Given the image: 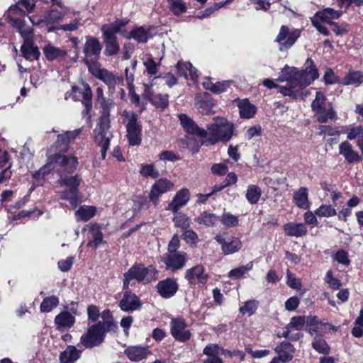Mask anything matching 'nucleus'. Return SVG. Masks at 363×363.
Segmentation results:
<instances>
[{
    "mask_svg": "<svg viewBox=\"0 0 363 363\" xmlns=\"http://www.w3.org/2000/svg\"><path fill=\"white\" fill-rule=\"evenodd\" d=\"M220 221L226 228L235 227L238 225V218L230 213H224L220 217Z\"/></svg>",
    "mask_w": 363,
    "mask_h": 363,
    "instance_id": "nucleus-61",
    "label": "nucleus"
},
{
    "mask_svg": "<svg viewBox=\"0 0 363 363\" xmlns=\"http://www.w3.org/2000/svg\"><path fill=\"white\" fill-rule=\"evenodd\" d=\"M293 200L295 204L300 208L306 210L311 206L308 197V189L306 187H301L294 193Z\"/></svg>",
    "mask_w": 363,
    "mask_h": 363,
    "instance_id": "nucleus-33",
    "label": "nucleus"
},
{
    "mask_svg": "<svg viewBox=\"0 0 363 363\" xmlns=\"http://www.w3.org/2000/svg\"><path fill=\"white\" fill-rule=\"evenodd\" d=\"M59 304V298L56 296H50L45 298L40 306V310L43 313H49L56 308Z\"/></svg>",
    "mask_w": 363,
    "mask_h": 363,
    "instance_id": "nucleus-45",
    "label": "nucleus"
},
{
    "mask_svg": "<svg viewBox=\"0 0 363 363\" xmlns=\"http://www.w3.org/2000/svg\"><path fill=\"white\" fill-rule=\"evenodd\" d=\"M284 230L286 235L291 237H303L307 233V228L303 223L289 222L284 225Z\"/></svg>",
    "mask_w": 363,
    "mask_h": 363,
    "instance_id": "nucleus-30",
    "label": "nucleus"
},
{
    "mask_svg": "<svg viewBox=\"0 0 363 363\" xmlns=\"http://www.w3.org/2000/svg\"><path fill=\"white\" fill-rule=\"evenodd\" d=\"M138 116L131 113L126 125L127 138L128 143L132 146H137L141 143L142 128L137 122Z\"/></svg>",
    "mask_w": 363,
    "mask_h": 363,
    "instance_id": "nucleus-15",
    "label": "nucleus"
},
{
    "mask_svg": "<svg viewBox=\"0 0 363 363\" xmlns=\"http://www.w3.org/2000/svg\"><path fill=\"white\" fill-rule=\"evenodd\" d=\"M189 200V191L184 188L178 191L174 196L172 201L169 203L167 210L172 211L177 213L178 211L184 206Z\"/></svg>",
    "mask_w": 363,
    "mask_h": 363,
    "instance_id": "nucleus-22",
    "label": "nucleus"
},
{
    "mask_svg": "<svg viewBox=\"0 0 363 363\" xmlns=\"http://www.w3.org/2000/svg\"><path fill=\"white\" fill-rule=\"evenodd\" d=\"M354 327L352 329V335L357 338L363 336V308H362L357 318L354 320Z\"/></svg>",
    "mask_w": 363,
    "mask_h": 363,
    "instance_id": "nucleus-53",
    "label": "nucleus"
},
{
    "mask_svg": "<svg viewBox=\"0 0 363 363\" xmlns=\"http://www.w3.org/2000/svg\"><path fill=\"white\" fill-rule=\"evenodd\" d=\"M125 290L119 302L120 308L124 312H133L140 309L142 303L140 298L130 291Z\"/></svg>",
    "mask_w": 363,
    "mask_h": 363,
    "instance_id": "nucleus-16",
    "label": "nucleus"
},
{
    "mask_svg": "<svg viewBox=\"0 0 363 363\" xmlns=\"http://www.w3.org/2000/svg\"><path fill=\"white\" fill-rule=\"evenodd\" d=\"M261 194L262 191L260 188L257 185L251 184L247 187L245 197L247 201L253 205L259 201Z\"/></svg>",
    "mask_w": 363,
    "mask_h": 363,
    "instance_id": "nucleus-44",
    "label": "nucleus"
},
{
    "mask_svg": "<svg viewBox=\"0 0 363 363\" xmlns=\"http://www.w3.org/2000/svg\"><path fill=\"white\" fill-rule=\"evenodd\" d=\"M253 264L252 262H248L246 265H242L230 270L228 273V277L233 279H240L245 274L252 269Z\"/></svg>",
    "mask_w": 363,
    "mask_h": 363,
    "instance_id": "nucleus-49",
    "label": "nucleus"
},
{
    "mask_svg": "<svg viewBox=\"0 0 363 363\" xmlns=\"http://www.w3.org/2000/svg\"><path fill=\"white\" fill-rule=\"evenodd\" d=\"M326 97L325 94L321 91H317L315 94V98L311 104V108L313 111L315 113L318 110L323 108L325 107L324 105Z\"/></svg>",
    "mask_w": 363,
    "mask_h": 363,
    "instance_id": "nucleus-59",
    "label": "nucleus"
},
{
    "mask_svg": "<svg viewBox=\"0 0 363 363\" xmlns=\"http://www.w3.org/2000/svg\"><path fill=\"white\" fill-rule=\"evenodd\" d=\"M276 352L284 362H289L292 359L295 348L289 342L284 341L275 348Z\"/></svg>",
    "mask_w": 363,
    "mask_h": 363,
    "instance_id": "nucleus-37",
    "label": "nucleus"
},
{
    "mask_svg": "<svg viewBox=\"0 0 363 363\" xmlns=\"http://www.w3.org/2000/svg\"><path fill=\"white\" fill-rule=\"evenodd\" d=\"M178 288L177 282L172 278L160 281L156 286L158 294L164 298L172 297L178 291Z\"/></svg>",
    "mask_w": 363,
    "mask_h": 363,
    "instance_id": "nucleus-20",
    "label": "nucleus"
},
{
    "mask_svg": "<svg viewBox=\"0 0 363 363\" xmlns=\"http://www.w3.org/2000/svg\"><path fill=\"white\" fill-rule=\"evenodd\" d=\"M130 20L125 18H116V21L111 23H106L101 26V30H105L112 34L116 35L118 33H121V29L125 27Z\"/></svg>",
    "mask_w": 363,
    "mask_h": 363,
    "instance_id": "nucleus-41",
    "label": "nucleus"
},
{
    "mask_svg": "<svg viewBox=\"0 0 363 363\" xmlns=\"http://www.w3.org/2000/svg\"><path fill=\"white\" fill-rule=\"evenodd\" d=\"M96 60H97L92 58L84 59V62L86 65L89 72L98 79L106 69L101 68Z\"/></svg>",
    "mask_w": 363,
    "mask_h": 363,
    "instance_id": "nucleus-52",
    "label": "nucleus"
},
{
    "mask_svg": "<svg viewBox=\"0 0 363 363\" xmlns=\"http://www.w3.org/2000/svg\"><path fill=\"white\" fill-rule=\"evenodd\" d=\"M323 80L326 85L340 83L341 81L340 77L335 75L334 71L330 67L326 69L323 76Z\"/></svg>",
    "mask_w": 363,
    "mask_h": 363,
    "instance_id": "nucleus-63",
    "label": "nucleus"
},
{
    "mask_svg": "<svg viewBox=\"0 0 363 363\" xmlns=\"http://www.w3.org/2000/svg\"><path fill=\"white\" fill-rule=\"evenodd\" d=\"M206 138L209 144L228 142L233 137L234 125L223 117H215L206 126Z\"/></svg>",
    "mask_w": 363,
    "mask_h": 363,
    "instance_id": "nucleus-6",
    "label": "nucleus"
},
{
    "mask_svg": "<svg viewBox=\"0 0 363 363\" xmlns=\"http://www.w3.org/2000/svg\"><path fill=\"white\" fill-rule=\"evenodd\" d=\"M152 103L157 107L164 109L168 106L169 100L167 94H155L151 98Z\"/></svg>",
    "mask_w": 363,
    "mask_h": 363,
    "instance_id": "nucleus-60",
    "label": "nucleus"
},
{
    "mask_svg": "<svg viewBox=\"0 0 363 363\" xmlns=\"http://www.w3.org/2000/svg\"><path fill=\"white\" fill-rule=\"evenodd\" d=\"M167 2L169 11L176 16L187 11L188 7L184 0H167Z\"/></svg>",
    "mask_w": 363,
    "mask_h": 363,
    "instance_id": "nucleus-43",
    "label": "nucleus"
},
{
    "mask_svg": "<svg viewBox=\"0 0 363 363\" xmlns=\"http://www.w3.org/2000/svg\"><path fill=\"white\" fill-rule=\"evenodd\" d=\"M174 225L181 228L183 231L190 227L191 220L184 213H179L173 218Z\"/></svg>",
    "mask_w": 363,
    "mask_h": 363,
    "instance_id": "nucleus-57",
    "label": "nucleus"
},
{
    "mask_svg": "<svg viewBox=\"0 0 363 363\" xmlns=\"http://www.w3.org/2000/svg\"><path fill=\"white\" fill-rule=\"evenodd\" d=\"M166 269L177 271L182 269L187 261V254L184 252H166L161 257Z\"/></svg>",
    "mask_w": 363,
    "mask_h": 363,
    "instance_id": "nucleus-10",
    "label": "nucleus"
},
{
    "mask_svg": "<svg viewBox=\"0 0 363 363\" xmlns=\"http://www.w3.org/2000/svg\"><path fill=\"white\" fill-rule=\"evenodd\" d=\"M101 51V45L100 42L94 38L86 37V43L84 47L85 59L98 60Z\"/></svg>",
    "mask_w": 363,
    "mask_h": 363,
    "instance_id": "nucleus-24",
    "label": "nucleus"
},
{
    "mask_svg": "<svg viewBox=\"0 0 363 363\" xmlns=\"http://www.w3.org/2000/svg\"><path fill=\"white\" fill-rule=\"evenodd\" d=\"M342 12L336 11L332 8H326L315 13L313 17L325 23H330L331 21L339 18Z\"/></svg>",
    "mask_w": 363,
    "mask_h": 363,
    "instance_id": "nucleus-39",
    "label": "nucleus"
},
{
    "mask_svg": "<svg viewBox=\"0 0 363 363\" xmlns=\"http://www.w3.org/2000/svg\"><path fill=\"white\" fill-rule=\"evenodd\" d=\"M57 169L59 176L58 184L60 188L67 189H57V194L62 200L68 201L73 208H76L80 202L79 199V186L82 182L78 174H72L77 169L78 160L74 156H66L60 157Z\"/></svg>",
    "mask_w": 363,
    "mask_h": 363,
    "instance_id": "nucleus-2",
    "label": "nucleus"
},
{
    "mask_svg": "<svg viewBox=\"0 0 363 363\" xmlns=\"http://www.w3.org/2000/svg\"><path fill=\"white\" fill-rule=\"evenodd\" d=\"M182 238L187 244L190 245H196L199 240L197 234L194 230H189L188 228L184 230Z\"/></svg>",
    "mask_w": 363,
    "mask_h": 363,
    "instance_id": "nucleus-64",
    "label": "nucleus"
},
{
    "mask_svg": "<svg viewBox=\"0 0 363 363\" xmlns=\"http://www.w3.org/2000/svg\"><path fill=\"white\" fill-rule=\"evenodd\" d=\"M313 348L320 354H328L330 348L326 341L320 336H317L312 342Z\"/></svg>",
    "mask_w": 363,
    "mask_h": 363,
    "instance_id": "nucleus-50",
    "label": "nucleus"
},
{
    "mask_svg": "<svg viewBox=\"0 0 363 363\" xmlns=\"http://www.w3.org/2000/svg\"><path fill=\"white\" fill-rule=\"evenodd\" d=\"M219 218L213 213L203 212L196 218V221L199 224H203L206 226H213L218 221Z\"/></svg>",
    "mask_w": 363,
    "mask_h": 363,
    "instance_id": "nucleus-46",
    "label": "nucleus"
},
{
    "mask_svg": "<svg viewBox=\"0 0 363 363\" xmlns=\"http://www.w3.org/2000/svg\"><path fill=\"white\" fill-rule=\"evenodd\" d=\"M186 328V323L182 318H173L170 322L171 335L178 342H185L190 340L191 333Z\"/></svg>",
    "mask_w": 363,
    "mask_h": 363,
    "instance_id": "nucleus-13",
    "label": "nucleus"
},
{
    "mask_svg": "<svg viewBox=\"0 0 363 363\" xmlns=\"http://www.w3.org/2000/svg\"><path fill=\"white\" fill-rule=\"evenodd\" d=\"M130 20L125 18H116V21L111 23H106L101 26V30H105L112 34L116 35L118 33H121V29L125 27Z\"/></svg>",
    "mask_w": 363,
    "mask_h": 363,
    "instance_id": "nucleus-40",
    "label": "nucleus"
},
{
    "mask_svg": "<svg viewBox=\"0 0 363 363\" xmlns=\"http://www.w3.org/2000/svg\"><path fill=\"white\" fill-rule=\"evenodd\" d=\"M319 77L318 70L313 60L308 57L304 65V69H298L295 67L286 65L281 70L277 82H286V86H279V92L285 96L294 99H305L311 94L305 88Z\"/></svg>",
    "mask_w": 363,
    "mask_h": 363,
    "instance_id": "nucleus-1",
    "label": "nucleus"
},
{
    "mask_svg": "<svg viewBox=\"0 0 363 363\" xmlns=\"http://www.w3.org/2000/svg\"><path fill=\"white\" fill-rule=\"evenodd\" d=\"M174 184L167 179L163 178L157 180L152 186L150 192L149 193V199L151 201L157 205L159 197L168 191H170Z\"/></svg>",
    "mask_w": 363,
    "mask_h": 363,
    "instance_id": "nucleus-17",
    "label": "nucleus"
},
{
    "mask_svg": "<svg viewBox=\"0 0 363 363\" xmlns=\"http://www.w3.org/2000/svg\"><path fill=\"white\" fill-rule=\"evenodd\" d=\"M258 301L256 300H249L244 303V305L239 308V311L242 315L251 316L258 308Z\"/></svg>",
    "mask_w": 363,
    "mask_h": 363,
    "instance_id": "nucleus-54",
    "label": "nucleus"
},
{
    "mask_svg": "<svg viewBox=\"0 0 363 363\" xmlns=\"http://www.w3.org/2000/svg\"><path fill=\"white\" fill-rule=\"evenodd\" d=\"M125 38H133L138 43H145L151 38L150 28L144 26H135L125 35Z\"/></svg>",
    "mask_w": 363,
    "mask_h": 363,
    "instance_id": "nucleus-28",
    "label": "nucleus"
},
{
    "mask_svg": "<svg viewBox=\"0 0 363 363\" xmlns=\"http://www.w3.org/2000/svg\"><path fill=\"white\" fill-rule=\"evenodd\" d=\"M82 128H77L72 131H65L59 134L55 143V150L57 153L64 155L69 150V145L73 143L82 133Z\"/></svg>",
    "mask_w": 363,
    "mask_h": 363,
    "instance_id": "nucleus-14",
    "label": "nucleus"
},
{
    "mask_svg": "<svg viewBox=\"0 0 363 363\" xmlns=\"http://www.w3.org/2000/svg\"><path fill=\"white\" fill-rule=\"evenodd\" d=\"M339 152L349 163H353L359 160L358 153L352 150V145L348 141H344L340 143Z\"/></svg>",
    "mask_w": 363,
    "mask_h": 363,
    "instance_id": "nucleus-35",
    "label": "nucleus"
},
{
    "mask_svg": "<svg viewBox=\"0 0 363 363\" xmlns=\"http://www.w3.org/2000/svg\"><path fill=\"white\" fill-rule=\"evenodd\" d=\"M73 90L74 91L79 90V94H82V104L85 106L83 113L84 115L88 114L92 108V92L90 86L85 84L83 85L82 89L73 88Z\"/></svg>",
    "mask_w": 363,
    "mask_h": 363,
    "instance_id": "nucleus-36",
    "label": "nucleus"
},
{
    "mask_svg": "<svg viewBox=\"0 0 363 363\" xmlns=\"http://www.w3.org/2000/svg\"><path fill=\"white\" fill-rule=\"evenodd\" d=\"M306 323L308 326H315V325H324L325 328H328L329 330L336 331L337 329L335 327L329 324L328 323H322L318 320V318L316 315H309L306 319Z\"/></svg>",
    "mask_w": 363,
    "mask_h": 363,
    "instance_id": "nucleus-62",
    "label": "nucleus"
},
{
    "mask_svg": "<svg viewBox=\"0 0 363 363\" xmlns=\"http://www.w3.org/2000/svg\"><path fill=\"white\" fill-rule=\"evenodd\" d=\"M103 108V113L99 118L98 126L94 130L95 142L101 147V155L102 160H105L106 152L109 148L112 133L109 131L110 119L109 111L113 106L114 103L111 99L104 98L98 101Z\"/></svg>",
    "mask_w": 363,
    "mask_h": 363,
    "instance_id": "nucleus-5",
    "label": "nucleus"
},
{
    "mask_svg": "<svg viewBox=\"0 0 363 363\" xmlns=\"http://www.w3.org/2000/svg\"><path fill=\"white\" fill-rule=\"evenodd\" d=\"M43 52L49 61H62L67 55L65 49L55 47L51 44H48L43 48Z\"/></svg>",
    "mask_w": 363,
    "mask_h": 363,
    "instance_id": "nucleus-29",
    "label": "nucleus"
},
{
    "mask_svg": "<svg viewBox=\"0 0 363 363\" xmlns=\"http://www.w3.org/2000/svg\"><path fill=\"white\" fill-rule=\"evenodd\" d=\"M82 351L76 348L75 346L68 345L66 349L62 351L60 356L59 360L60 363H74L81 357Z\"/></svg>",
    "mask_w": 363,
    "mask_h": 363,
    "instance_id": "nucleus-31",
    "label": "nucleus"
},
{
    "mask_svg": "<svg viewBox=\"0 0 363 363\" xmlns=\"http://www.w3.org/2000/svg\"><path fill=\"white\" fill-rule=\"evenodd\" d=\"M10 16L12 20V26L16 28L23 40L21 47V51L23 57L30 61L37 60L39 57L40 52L33 43V30L30 27H24V22L16 15H22L21 11L16 7L10 10Z\"/></svg>",
    "mask_w": 363,
    "mask_h": 363,
    "instance_id": "nucleus-4",
    "label": "nucleus"
},
{
    "mask_svg": "<svg viewBox=\"0 0 363 363\" xmlns=\"http://www.w3.org/2000/svg\"><path fill=\"white\" fill-rule=\"evenodd\" d=\"M220 244L222 252L224 255H230L238 252L242 247V242L239 238L229 236L224 238L223 235L218 234L214 238Z\"/></svg>",
    "mask_w": 363,
    "mask_h": 363,
    "instance_id": "nucleus-12",
    "label": "nucleus"
},
{
    "mask_svg": "<svg viewBox=\"0 0 363 363\" xmlns=\"http://www.w3.org/2000/svg\"><path fill=\"white\" fill-rule=\"evenodd\" d=\"M98 79L101 80L108 86V92L111 94L115 92L116 85L123 84V77L115 75L106 69Z\"/></svg>",
    "mask_w": 363,
    "mask_h": 363,
    "instance_id": "nucleus-27",
    "label": "nucleus"
},
{
    "mask_svg": "<svg viewBox=\"0 0 363 363\" xmlns=\"http://www.w3.org/2000/svg\"><path fill=\"white\" fill-rule=\"evenodd\" d=\"M116 325L111 321L99 322L89 328L80 337V344L86 348L100 345L104 340L106 332L114 330Z\"/></svg>",
    "mask_w": 363,
    "mask_h": 363,
    "instance_id": "nucleus-7",
    "label": "nucleus"
},
{
    "mask_svg": "<svg viewBox=\"0 0 363 363\" xmlns=\"http://www.w3.org/2000/svg\"><path fill=\"white\" fill-rule=\"evenodd\" d=\"M315 115L320 123H325L328 119L333 120L337 118L336 113L332 107L328 109L324 107L323 108L315 112Z\"/></svg>",
    "mask_w": 363,
    "mask_h": 363,
    "instance_id": "nucleus-47",
    "label": "nucleus"
},
{
    "mask_svg": "<svg viewBox=\"0 0 363 363\" xmlns=\"http://www.w3.org/2000/svg\"><path fill=\"white\" fill-rule=\"evenodd\" d=\"M157 270L152 265L145 267L139 264L132 266L123 274V289H128L132 280H136L139 283L147 284L157 279Z\"/></svg>",
    "mask_w": 363,
    "mask_h": 363,
    "instance_id": "nucleus-8",
    "label": "nucleus"
},
{
    "mask_svg": "<svg viewBox=\"0 0 363 363\" xmlns=\"http://www.w3.org/2000/svg\"><path fill=\"white\" fill-rule=\"evenodd\" d=\"M91 233L93 240L88 242L87 246L96 249L103 241V233L96 225L91 227Z\"/></svg>",
    "mask_w": 363,
    "mask_h": 363,
    "instance_id": "nucleus-48",
    "label": "nucleus"
},
{
    "mask_svg": "<svg viewBox=\"0 0 363 363\" xmlns=\"http://www.w3.org/2000/svg\"><path fill=\"white\" fill-rule=\"evenodd\" d=\"M75 321V317L67 311L60 313L54 319L56 329L61 332L70 329L74 325Z\"/></svg>",
    "mask_w": 363,
    "mask_h": 363,
    "instance_id": "nucleus-26",
    "label": "nucleus"
},
{
    "mask_svg": "<svg viewBox=\"0 0 363 363\" xmlns=\"http://www.w3.org/2000/svg\"><path fill=\"white\" fill-rule=\"evenodd\" d=\"M239 108L240 116L242 118H251L256 113V108L247 99L235 101Z\"/></svg>",
    "mask_w": 363,
    "mask_h": 363,
    "instance_id": "nucleus-38",
    "label": "nucleus"
},
{
    "mask_svg": "<svg viewBox=\"0 0 363 363\" xmlns=\"http://www.w3.org/2000/svg\"><path fill=\"white\" fill-rule=\"evenodd\" d=\"M178 118L182 128L187 133L195 135L201 138L206 137V130L199 128L197 124L187 115L184 113H180L178 116Z\"/></svg>",
    "mask_w": 363,
    "mask_h": 363,
    "instance_id": "nucleus-21",
    "label": "nucleus"
},
{
    "mask_svg": "<svg viewBox=\"0 0 363 363\" xmlns=\"http://www.w3.org/2000/svg\"><path fill=\"white\" fill-rule=\"evenodd\" d=\"M20 6H23L26 11L30 13L33 11V9L35 8V2L34 0H19L15 5H12L9 7V10H8V12H7V16H8V18H9V21L10 22V23L12 25V20L11 18V16H10V10L13 8V7H16V9H19L21 11V13H22V15H16L17 17H18L19 18H21V19H22L23 21V22L25 23V12L20 8Z\"/></svg>",
    "mask_w": 363,
    "mask_h": 363,
    "instance_id": "nucleus-34",
    "label": "nucleus"
},
{
    "mask_svg": "<svg viewBox=\"0 0 363 363\" xmlns=\"http://www.w3.org/2000/svg\"><path fill=\"white\" fill-rule=\"evenodd\" d=\"M306 324V318L303 316H294L285 327L284 331L279 337H283L292 341L299 340L301 335L298 331L301 330Z\"/></svg>",
    "mask_w": 363,
    "mask_h": 363,
    "instance_id": "nucleus-11",
    "label": "nucleus"
},
{
    "mask_svg": "<svg viewBox=\"0 0 363 363\" xmlns=\"http://www.w3.org/2000/svg\"><path fill=\"white\" fill-rule=\"evenodd\" d=\"M185 279L191 284L196 282L205 284L208 279V275L205 273V267L203 265L197 264L186 271Z\"/></svg>",
    "mask_w": 363,
    "mask_h": 363,
    "instance_id": "nucleus-19",
    "label": "nucleus"
},
{
    "mask_svg": "<svg viewBox=\"0 0 363 363\" xmlns=\"http://www.w3.org/2000/svg\"><path fill=\"white\" fill-rule=\"evenodd\" d=\"M220 351H222V347L218 345L208 344L204 347L203 353L207 355L208 358H220Z\"/></svg>",
    "mask_w": 363,
    "mask_h": 363,
    "instance_id": "nucleus-58",
    "label": "nucleus"
},
{
    "mask_svg": "<svg viewBox=\"0 0 363 363\" xmlns=\"http://www.w3.org/2000/svg\"><path fill=\"white\" fill-rule=\"evenodd\" d=\"M60 157H65V155H62L60 153H54L50 155L48 158L47 164L33 174V178L37 181L42 180L52 169H56L57 172V169L60 167V164H58Z\"/></svg>",
    "mask_w": 363,
    "mask_h": 363,
    "instance_id": "nucleus-18",
    "label": "nucleus"
},
{
    "mask_svg": "<svg viewBox=\"0 0 363 363\" xmlns=\"http://www.w3.org/2000/svg\"><path fill=\"white\" fill-rule=\"evenodd\" d=\"M140 174L143 177H151L152 179H157L160 176L158 170L153 164H143L140 169Z\"/></svg>",
    "mask_w": 363,
    "mask_h": 363,
    "instance_id": "nucleus-55",
    "label": "nucleus"
},
{
    "mask_svg": "<svg viewBox=\"0 0 363 363\" xmlns=\"http://www.w3.org/2000/svg\"><path fill=\"white\" fill-rule=\"evenodd\" d=\"M126 357L133 362H138L145 359L150 354L147 347L142 346H130L124 350Z\"/></svg>",
    "mask_w": 363,
    "mask_h": 363,
    "instance_id": "nucleus-25",
    "label": "nucleus"
},
{
    "mask_svg": "<svg viewBox=\"0 0 363 363\" xmlns=\"http://www.w3.org/2000/svg\"><path fill=\"white\" fill-rule=\"evenodd\" d=\"M45 25L50 26L49 32L62 30L74 32L82 26L80 12L67 6L52 7L45 14Z\"/></svg>",
    "mask_w": 363,
    "mask_h": 363,
    "instance_id": "nucleus-3",
    "label": "nucleus"
},
{
    "mask_svg": "<svg viewBox=\"0 0 363 363\" xmlns=\"http://www.w3.org/2000/svg\"><path fill=\"white\" fill-rule=\"evenodd\" d=\"M363 82V73L361 71L350 70L346 75L342 78L340 84L343 86L353 85L359 86Z\"/></svg>",
    "mask_w": 363,
    "mask_h": 363,
    "instance_id": "nucleus-32",
    "label": "nucleus"
},
{
    "mask_svg": "<svg viewBox=\"0 0 363 363\" xmlns=\"http://www.w3.org/2000/svg\"><path fill=\"white\" fill-rule=\"evenodd\" d=\"M96 208L92 206L84 205L75 212L76 219L78 221H87L96 214Z\"/></svg>",
    "mask_w": 363,
    "mask_h": 363,
    "instance_id": "nucleus-42",
    "label": "nucleus"
},
{
    "mask_svg": "<svg viewBox=\"0 0 363 363\" xmlns=\"http://www.w3.org/2000/svg\"><path fill=\"white\" fill-rule=\"evenodd\" d=\"M105 45L104 54L106 56L116 55L118 53L120 45L116 35L101 30Z\"/></svg>",
    "mask_w": 363,
    "mask_h": 363,
    "instance_id": "nucleus-23",
    "label": "nucleus"
},
{
    "mask_svg": "<svg viewBox=\"0 0 363 363\" xmlns=\"http://www.w3.org/2000/svg\"><path fill=\"white\" fill-rule=\"evenodd\" d=\"M232 1L233 0H226L224 2L215 3L213 6L206 8L205 10L202 11H200L196 17L199 19L207 18L210 16L213 12L218 11V9L227 5Z\"/></svg>",
    "mask_w": 363,
    "mask_h": 363,
    "instance_id": "nucleus-51",
    "label": "nucleus"
},
{
    "mask_svg": "<svg viewBox=\"0 0 363 363\" xmlns=\"http://www.w3.org/2000/svg\"><path fill=\"white\" fill-rule=\"evenodd\" d=\"M299 29L290 30L287 26H282L277 35L275 41L279 44V49L281 52L288 50L300 37Z\"/></svg>",
    "mask_w": 363,
    "mask_h": 363,
    "instance_id": "nucleus-9",
    "label": "nucleus"
},
{
    "mask_svg": "<svg viewBox=\"0 0 363 363\" xmlns=\"http://www.w3.org/2000/svg\"><path fill=\"white\" fill-rule=\"evenodd\" d=\"M315 214L319 217H333L337 214L332 205L323 204L315 211Z\"/></svg>",
    "mask_w": 363,
    "mask_h": 363,
    "instance_id": "nucleus-56",
    "label": "nucleus"
}]
</instances>
